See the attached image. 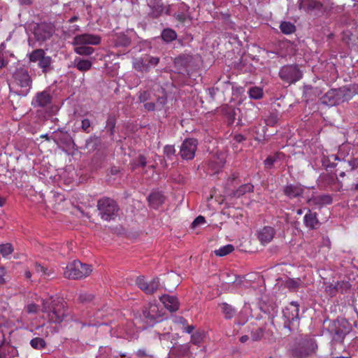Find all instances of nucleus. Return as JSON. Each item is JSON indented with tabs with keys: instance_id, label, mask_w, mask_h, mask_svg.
Returning a JSON list of instances; mask_svg holds the SVG:
<instances>
[{
	"instance_id": "obj_1",
	"label": "nucleus",
	"mask_w": 358,
	"mask_h": 358,
	"mask_svg": "<svg viewBox=\"0 0 358 358\" xmlns=\"http://www.w3.org/2000/svg\"><path fill=\"white\" fill-rule=\"evenodd\" d=\"M43 312L47 313L50 322L59 324L67 317V309L62 299L50 296L42 299Z\"/></svg>"
},
{
	"instance_id": "obj_2",
	"label": "nucleus",
	"mask_w": 358,
	"mask_h": 358,
	"mask_svg": "<svg viewBox=\"0 0 358 358\" xmlns=\"http://www.w3.org/2000/svg\"><path fill=\"white\" fill-rule=\"evenodd\" d=\"M99 215L105 221L114 220L117 216L119 206L115 201L109 197H103L97 201Z\"/></svg>"
},
{
	"instance_id": "obj_3",
	"label": "nucleus",
	"mask_w": 358,
	"mask_h": 358,
	"mask_svg": "<svg viewBox=\"0 0 358 358\" xmlns=\"http://www.w3.org/2000/svg\"><path fill=\"white\" fill-rule=\"evenodd\" d=\"M92 271L90 265L75 260L67 264L64 276L69 279H80L88 276Z\"/></svg>"
},
{
	"instance_id": "obj_4",
	"label": "nucleus",
	"mask_w": 358,
	"mask_h": 358,
	"mask_svg": "<svg viewBox=\"0 0 358 358\" xmlns=\"http://www.w3.org/2000/svg\"><path fill=\"white\" fill-rule=\"evenodd\" d=\"M317 350V345L314 339H303L292 350V355L294 358H309L316 354Z\"/></svg>"
},
{
	"instance_id": "obj_5",
	"label": "nucleus",
	"mask_w": 358,
	"mask_h": 358,
	"mask_svg": "<svg viewBox=\"0 0 358 358\" xmlns=\"http://www.w3.org/2000/svg\"><path fill=\"white\" fill-rule=\"evenodd\" d=\"M279 77L285 83L291 85L300 80L303 77V73L298 65L288 64L280 68Z\"/></svg>"
},
{
	"instance_id": "obj_6",
	"label": "nucleus",
	"mask_w": 358,
	"mask_h": 358,
	"mask_svg": "<svg viewBox=\"0 0 358 358\" xmlns=\"http://www.w3.org/2000/svg\"><path fill=\"white\" fill-rule=\"evenodd\" d=\"M30 62L37 63L38 66L41 69L43 73H47L52 64V57L46 55L44 50L36 49L27 54Z\"/></svg>"
},
{
	"instance_id": "obj_7",
	"label": "nucleus",
	"mask_w": 358,
	"mask_h": 358,
	"mask_svg": "<svg viewBox=\"0 0 358 358\" xmlns=\"http://www.w3.org/2000/svg\"><path fill=\"white\" fill-rule=\"evenodd\" d=\"M55 30L53 24L43 22L38 23L34 27L33 34L37 41L44 42L52 36Z\"/></svg>"
},
{
	"instance_id": "obj_8",
	"label": "nucleus",
	"mask_w": 358,
	"mask_h": 358,
	"mask_svg": "<svg viewBox=\"0 0 358 358\" xmlns=\"http://www.w3.org/2000/svg\"><path fill=\"white\" fill-rule=\"evenodd\" d=\"M14 83L21 88L25 89V94L28 93L32 85V79L27 69L20 67L16 69L13 74Z\"/></svg>"
},
{
	"instance_id": "obj_9",
	"label": "nucleus",
	"mask_w": 358,
	"mask_h": 358,
	"mask_svg": "<svg viewBox=\"0 0 358 358\" xmlns=\"http://www.w3.org/2000/svg\"><path fill=\"white\" fill-rule=\"evenodd\" d=\"M198 141L193 138H186L181 144L178 155L182 159L192 160L195 157Z\"/></svg>"
},
{
	"instance_id": "obj_10",
	"label": "nucleus",
	"mask_w": 358,
	"mask_h": 358,
	"mask_svg": "<svg viewBox=\"0 0 358 358\" xmlns=\"http://www.w3.org/2000/svg\"><path fill=\"white\" fill-rule=\"evenodd\" d=\"M299 305L296 301H292L283 310V316L286 319L285 324L289 327L299 322Z\"/></svg>"
},
{
	"instance_id": "obj_11",
	"label": "nucleus",
	"mask_w": 358,
	"mask_h": 358,
	"mask_svg": "<svg viewBox=\"0 0 358 358\" xmlns=\"http://www.w3.org/2000/svg\"><path fill=\"white\" fill-rule=\"evenodd\" d=\"M101 42V37L99 35L92 34H78L73 38L71 44L73 45H98Z\"/></svg>"
},
{
	"instance_id": "obj_12",
	"label": "nucleus",
	"mask_w": 358,
	"mask_h": 358,
	"mask_svg": "<svg viewBox=\"0 0 358 358\" xmlns=\"http://www.w3.org/2000/svg\"><path fill=\"white\" fill-rule=\"evenodd\" d=\"M304 191V187L299 182L287 183L282 187L283 194L290 200L303 198Z\"/></svg>"
},
{
	"instance_id": "obj_13",
	"label": "nucleus",
	"mask_w": 358,
	"mask_h": 358,
	"mask_svg": "<svg viewBox=\"0 0 358 358\" xmlns=\"http://www.w3.org/2000/svg\"><path fill=\"white\" fill-rule=\"evenodd\" d=\"M299 9L307 13L319 14L323 12V4L318 0H299Z\"/></svg>"
},
{
	"instance_id": "obj_14",
	"label": "nucleus",
	"mask_w": 358,
	"mask_h": 358,
	"mask_svg": "<svg viewBox=\"0 0 358 358\" xmlns=\"http://www.w3.org/2000/svg\"><path fill=\"white\" fill-rule=\"evenodd\" d=\"M138 287L146 294H153L157 290L159 286V281L157 278H153L150 281L145 280L143 276H139L136 279Z\"/></svg>"
},
{
	"instance_id": "obj_15",
	"label": "nucleus",
	"mask_w": 358,
	"mask_h": 358,
	"mask_svg": "<svg viewBox=\"0 0 358 358\" xmlns=\"http://www.w3.org/2000/svg\"><path fill=\"white\" fill-rule=\"evenodd\" d=\"M52 97L48 90L37 92L31 101V106L34 108H45L52 102Z\"/></svg>"
},
{
	"instance_id": "obj_16",
	"label": "nucleus",
	"mask_w": 358,
	"mask_h": 358,
	"mask_svg": "<svg viewBox=\"0 0 358 358\" xmlns=\"http://www.w3.org/2000/svg\"><path fill=\"white\" fill-rule=\"evenodd\" d=\"M5 336L0 332V358H15L18 356L17 350L11 345H6Z\"/></svg>"
},
{
	"instance_id": "obj_17",
	"label": "nucleus",
	"mask_w": 358,
	"mask_h": 358,
	"mask_svg": "<svg viewBox=\"0 0 358 358\" xmlns=\"http://www.w3.org/2000/svg\"><path fill=\"white\" fill-rule=\"evenodd\" d=\"M160 301L171 313L176 312L179 309V301L176 296L164 294L159 297Z\"/></svg>"
},
{
	"instance_id": "obj_18",
	"label": "nucleus",
	"mask_w": 358,
	"mask_h": 358,
	"mask_svg": "<svg viewBox=\"0 0 358 358\" xmlns=\"http://www.w3.org/2000/svg\"><path fill=\"white\" fill-rule=\"evenodd\" d=\"M275 234V229L271 227H264L258 231L257 238L262 244L270 243Z\"/></svg>"
},
{
	"instance_id": "obj_19",
	"label": "nucleus",
	"mask_w": 358,
	"mask_h": 358,
	"mask_svg": "<svg viewBox=\"0 0 358 358\" xmlns=\"http://www.w3.org/2000/svg\"><path fill=\"white\" fill-rule=\"evenodd\" d=\"M332 201L333 199L329 194H323L312 196L308 199L307 202L310 206H314L320 208L324 205L331 204Z\"/></svg>"
},
{
	"instance_id": "obj_20",
	"label": "nucleus",
	"mask_w": 358,
	"mask_h": 358,
	"mask_svg": "<svg viewBox=\"0 0 358 358\" xmlns=\"http://www.w3.org/2000/svg\"><path fill=\"white\" fill-rule=\"evenodd\" d=\"M111 42L116 48H127L131 44V38L123 33L114 34L111 38Z\"/></svg>"
},
{
	"instance_id": "obj_21",
	"label": "nucleus",
	"mask_w": 358,
	"mask_h": 358,
	"mask_svg": "<svg viewBox=\"0 0 358 358\" xmlns=\"http://www.w3.org/2000/svg\"><path fill=\"white\" fill-rule=\"evenodd\" d=\"M34 267L36 273L45 280L52 279L56 276L55 270L52 268L45 267L38 262L34 264Z\"/></svg>"
},
{
	"instance_id": "obj_22",
	"label": "nucleus",
	"mask_w": 358,
	"mask_h": 358,
	"mask_svg": "<svg viewBox=\"0 0 358 358\" xmlns=\"http://www.w3.org/2000/svg\"><path fill=\"white\" fill-rule=\"evenodd\" d=\"M143 315L145 318L149 320L150 322H155L162 316L159 308L156 304H150L148 307H145L143 310Z\"/></svg>"
},
{
	"instance_id": "obj_23",
	"label": "nucleus",
	"mask_w": 358,
	"mask_h": 358,
	"mask_svg": "<svg viewBox=\"0 0 358 358\" xmlns=\"http://www.w3.org/2000/svg\"><path fill=\"white\" fill-rule=\"evenodd\" d=\"M192 62V57L189 55H180L176 57L174 60V64L178 68V71L182 73H187L189 74L187 67Z\"/></svg>"
},
{
	"instance_id": "obj_24",
	"label": "nucleus",
	"mask_w": 358,
	"mask_h": 358,
	"mask_svg": "<svg viewBox=\"0 0 358 358\" xmlns=\"http://www.w3.org/2000/svg\"><path fill=\"white\" fill-rule=\"evenodd\" d=\"M218 307L226 320L233 319L237 313V309L227 302L219 303Z\"/></svg>"
},
{
	"instance_id": "obj_25",
	"label": "nucleus",
	"mask_w": 358,
	"mask_h": 358,
	"mask_svg": "<svg viewBox=\"0 0 358 358\" xmlns=\"http://www.w3.org/2000/svg\"><path fill=\"white\" fill-rule=\"evenodd\" d=\"M303 222L305 226L310 229H316L319 224L317 213H313L310 209H308L307 213L303 217Z\"/></svg>"
},
{
	"instance_id": "obj_26",
	"label": "nucleus",
	"mask_w": 358,
	"mask_h": 358,
	"mask_svg": "<svg viewBox=\"0 0 358 358\" xmlns=\"http://www.w3.org/2000/svg\"><path fill=\"white\" fill-rule=\"evenodd\" d=\"M132 64L134 69L137 71L147 73L150 71L145 55L144 57L134 59Z\"/></svg>"
},
{
	"instance_id": "obj_27",
	"label": "nucleus",
	"mask_w": 358,
	"mask_h": 358,
	"mask_svg": "<svg viewBox=\"0 0 358 358\" xmlns=\"http://www.w3.org/2000/svg\"><path fill=\"white\" fill-rule=\"evenodd\" d=\"M148 200L150 206L157 209L164 202V196L159 192H154L149 195Z\"/></svg>"
},
{
	"instance_id": "obj_28",
	"label": "nucleus",
	"mask_w": 358,
	"mask_h": 358,
	"mask_svg": "<svg viewBox=\"0 0 358 358\" xmlns=\"http://www.w3.org/2000/svg\"><path fill=\"white\" fill-rule=\"evenodd\" d=\"M149 6L151 8L150 15L154 18L159 17L164 10L162 0H155L153 2H150Z\"/></svg>"
},
{
	"instance_id": "obj_29",
	"label": "nucleus",
	"mask_w": 358,
	"mask_h": 358,
	"mask_svg": "<svg viewBox=\"0 0 358 358\" xmlns=\"http://www.w3.org/2000/svg\"><path fill=\"white\" fill-rule=\"evenodd\" d=\"M74 66L80 71H87L92 66V62L88 59L76 57L74 59Z\"/></svg>"
},
{
	"instance_id": "obj_30",
	"label": "nucleus",
	"mask_w": 358,
	"mask_h": 358,
	"mask_svg": "<svg viewBox=\"0 0 358 358\" xmlns=\"http://www.w3.org/2000/svg\"><path fill=\"white\" fill-rule=\"evenodd\" d=\"M320 93V91L317 88H315L310 85H307L304 87L303 97L307 101H313Z\"/></svg>"
},
{
	"instance_id": "obj_31",
	"label": "nucleus",
	"mask_w": 358,
	"mask_h": 358,
	"mask_svg": "<svg viewBox=\"0 0 358 358\" xmlns=\"http://www.w3.org/2000/svg\"><path fill=\"white\" fill-rule=\"evenodd\" d=\"M158 94L157 96V108L161 110L164 108L167 102V94L164 88L158 87Z\"/></svg>"
},
{
	"instance_id": "obj_32",
	"label": "nucleus",
	"mask_w": 358,
	"mask_h": 358,
	"mask_svg": "<svg viewBox=\"0 0 358 358\" xmlns=\"http://www.w3.org/2000/svg\"><path fill=\"white\" fill-rule=\"evenodd\" d=\"M74 46V52L83 56H90L94 52V49L90 46L83 45H77Z\"/></svg>"
},
{
	"instance_id": "obj_33",
	"label": "nucleus",
	"mask_w": 358,
	"mask_h": 358,
	"mask_svg": "<svg viewBox=\"0 0 358 358\" xmlns=\"http://www.w3.org/2000/svg\"><path fill=\"white\" fill-rule=\"evenodd\" d=\"M336 95V90H331L328 91L322 98V102L323 103L333 106L335 105L337 102V100L335 98Z\"/></svg>"
},
{
	"instance_id": "obj_34",
	"label": "nucleus",
	"mask_w": 358,
	"mask_h": 358,
	"mask_svg": "<svg viewBox=\"0 0 358 358\" xmlns=\"http://www.w3.org/2000/svg\"><path fill=\"white\" fill-rule=\"evenodd\" d=\"M161 36L164 41L170 43L176 39L177 34L173 29L166 28L162 31Z\"/></svg>"
},
{
	"instance_id": "obj_35",
	"label": "nucleus",
	"mask_w": 358,
	"mask_h": 358,
	"mask_svg": "<svg viewBox=\"0 0 358 358\" xmlns=\"http://www.w3.org/2000/svg\"><path fill=\"white\" fill-rule=\"evenodd\" d=\"M254 186L251 183L243 184L241 185L234 193V196L240 197L248 192H252Z\"/></svg>"
},
{
	"instance_id": "obj_36",
	"label": "nucleus",
	"mask_w": 358,
	"mask_h": 358,
	"mask_svg": "<svg viewBox=\"0 0 358 358\" xmlns=\"http://www.w3.org/2000/svg\"><path fill=\"white\" fill-rule=\"evenodd\" d=\"M189 7L186 5L183 4V8L182 10L185 11L178 12L175 14V17L177 20H178L181 23L185 22L187 20H191L192 18L190 17L189 13Z\"/></svg>"
},
{
	"instance_id": "obj_37",
	"label": "nucleus",
	"mask_w": 358,
	"mask_h": 358,
	"mask_svg": "<svg viewBox=\"0 0 358 358\" xmlns=\"http://www.w3.org/2000/svg\"><path fill=\"white\" fill-rule=\"evenodd\" d=\"M147 165V158L143 155H139L136 159L131 162L132 170H135L138 167L144 168Z\"/></svg>"
},
{
	"instance_id": "obj_38",
	"label": "nucleus",
	"mask_w": 358,
	"mask_h": 358,
	"mask_svg": "<svg viewBox=\"0 0 358 358\" xmlns=\"http://www.w3.org/2000/svg\"><path fill=\"white\" fill-rule=\"evenodd\" d=\"M234 250V247L233 245L227 244L226 245L220 247L217 250H215L214 251V253L217 257H224L232 252Z\"/></svg>"
},
{
	"instance_id": "obj_39",
	"label": "nucleus",
	"mask_w": 358,
	"mask_h": 358,
	"mask_svg": "<svg viewBox=\"0 0 358 358\" xmlns=\"http://www.w3.org/2000/svg\"><path fill=\"white\" fill-rule=\"evenodd\" d=\"M116 124V118L113 115H109L107 120H106V128L107 129V131L109 132V134L110 136H113L115 134V127Z\"/></svg>"
},
{
	"instance_id": "obj_40",
	"label": "nucleus",
	"mask_w": 358,
	"mask_h": 358,
	"mask_svg": "<svg viewBox=\"0 0 358 358\" xmlns=\"http://www.w3.org/2000/svg\"><path fill=\"white\" fill-rule=\"evenodd\" d=\"M280 29L284 34H291L296 30V27L294 24L290 22H282L280 25Z\"/></svg>"
},
{
	"instance_id": "obj_41",
	"label": "nucleus",
	"mask_w": 358,
	"mask_h": 358,
	"mask_svg": "<svg viewBox=\"0 0 358 358\" xmlns=\"http://www.w3.org/2000/svg\"><path fill=\"white\" fill-rule=\"evenodd\" d=\"M14 251L13 246L11 243H7L0 244V254L3 257H8Z\"/></svg>"
},
{
	"instance_id": "obj_42",
	"label": "nucleus",
	"mask_w": 358,
	"mask_h": 358,
	"mask_svg": "<svg viewBox=\"0 0 358 358\" xmlns=\"http://www.w3.org/2000/svg\"><path fill=\"white\" fill-rule=\"evenodd\" d=\"M278 121V115L276 112L270 113L265 118L264 122L267 126L273 127Z\"/></svg>"
},
{
	"instance_id": "obj_43",
	"label": "nucleus",
	"mask_w": 358,
	"mask_h": 358,
	"mask_svg": "<svg viewBox=\"0 0 358 358\" xmlns=\"http://www.w3.org/2000/svg\"><path fill=\"white\" fill-rule=\"evenodd\" d=\"M30 345L36 350H41L45 348L46 343L43 338L36 337L31 340Z\"/></svg>"
},
{
	"instance_id": "obj_44",
	"label": "nucleus",
	"mask_w": 358,
	"mask_h": 358,
	"mask_svg": "<svg viewBox=\"0 0 358 358\" xmlns=\"http://www.w3.org/2000/svg\"><path fill=\"white\" fill-rule=\"evenodd\" d=\"M99 139L96 136H90L86 140L85 148L89 150H94L98 145Z\"/></svg>"
},
{
	"instance_id": "obj_45",
	"label": "nucleus",
	"mask_w": 358,
	"mask_h": 358,
	"mask_svg": "<svg viewBox=\"0 0 358 358\" xmlns=\"http://www.w3.org/2000/svg\"><path fill=\"white\" fill-rule=\"evenodd\" d=\"M248 94L250 98L259 99L263 96V91L260 87H253L249 90Z\"/></svg>"
},
{
	"instance_id": "obj_46",
	"label": "nucleus",
	"mask_w": 358,
	"mask_h": 358,
	"mask_svg": "<svg viewBox=\"0 0 358 358\" xmlns=\"http://www.w3.org/2000/svg\"><path fill=\"white\" fill-rule=\"evenodd\" d=\"M176 150L173 145H167L164 148V154L169 160H172L173 159V157L176 156Z\"/></svg>"
},
{
	"instance_id": "obj_47",
	"label": "nucleus",
	"mask_w": 358,
	"mask_h": 358,
	"mask_svg": "<svg viewBox=\"0 0 358 358\" xmlns=\"http://www.w3.org/2000/svg\"><path fill=\"white\" fill-rule=\"evenodd\" d=\"M280 155H281V153L278 152V153L275 154L274 155L268 156L264 161V164L265 166L267 169H271L273 166V164L276 162L277 159L279 157V156Z\"/></svg>"
},
{
	"instance_id": "obj_48",
	"label": "nucleus",
	"mask_w": 358,
	"mask_h": 358,
	"mask_svg": "<svg viewBox=\"0 0 358 358\" xmlns=\"http://www.w3.org/2000/svg\"><path fill=\"white\" fill-rule=\"evenodd\" d=\"M203 338V334L201 331H196L191 336V343L194 345H199Z\"/></svg>"
},
{
	"instance_id": "obj_49",
	"label": "nucleus",
	"mask_w": 358,
	"mask_h": 358,
	"mask_svg": "<svg viewBox=\"0 0 358 358\" xmlns=\"http://www.w3.org/2000/svg\"><path fill=\"white\" fill-rule=\"evenodd\" d=\"M94 296L90 293H80L78 296V300L81 303H87L93 300Z\"/></svg>"
},
{
	"instance_id": "obj_50",
	"label": "nucleus",
	"mask_w": 358,
	"mask_h": 358,
	"mask_svg": "<svg viewBox=\"0 0 358 358\" xmlns=\"http://www.w3.org/2000/svg\"><path fill=\"white\" fill-rule=\"evenodd\" d=\"M264 336V331L261 328H257L251 333V338L252 341H257L260 340Z\"/></svg>"
},
{
	"instance_id": "obj_51",
	"label": "nucleus",
	"mask_w": 358,
	"mask_h": 358,
	"mask_svg": "<svg viewBox=\"0 0 358 358\" xmlns=\"http://www.w3.org/2000/svg\"><path fill=\"white\" fill-rule=\"evenodd\" d=\"M340 293H346L351 287V285L348 281H339Z\"/></svg>"
},
{
	"instance_id": "obj_52",
	"label": "nucleus",
	"mask_w": 358,
	"mask_h": 358,
	"mask_svg": "<svg viewBox=\"0 0 358 358\" xmlns=\"http://www.w3.org/2000/svg\"><path fill=\"white\" fill-rule=\"evenodd\" d=\"M91 127V121L87 119V118H85L83 120H82L81 121V129L87 133V134H89L90 132V128Z\"/></svg>"
},
{
	"instance_id": "obj_53",
	"label": "nucleus",
	"mask_w": 358,
	"mask_h": 358,
	"mask_svg": "<svg viewBox=\"0 0 358 358\" xmlns=\"http://www.w3.org/2000/svg\"><path fill=\"white\" fill-rule=\"evenodd\" d=\"M147 63L148 64L149 68L150 69L152 66H157L159 62V58L157 57H152L150 55H145Z\"/></svg>"
},
{
	"instance_id": "obj_54",
	"label": "nucleus",
	"mask_w": 358,
	"mask_h": 358,
	"mask_svg": "<svg viewBox=\"0 0 358 358\" xmlns=\"http://www.w3.org/2000/svg\"><path fill=\"white\" fill-rule=\"evenodd\" d=\"M301 284L300 279L293 280L290 279L287 282V286L289 289H296L299 287Z\"/></svg>"
},
{
	"instance_id": "obj_55",
	"label": "nucleus",
	"mask_w": 358,
	"mask_h": 358,
	"mask_svg": "<svg viewBox=\"0 0 358 358\" xmlns=\"http://www.w3.org/2000/svg\"><path fill=\"white\" fill-rule=\"evenodd\" d=\"M136 355L139 357V358H143V357H152V355L150 353L149 351H148L145 348H142V349H138L136 352Z\"/></svg>"
},
{
	"instance_id": "obj_56",
	"label": "nucleus",
	"mask_w": 358,
	"mask_h": 358,
	"mask_svg": "<svg viewBox=\"0 0 358 358\" xmlns=\"http://www.w3.org/2000/svg\"><path fill=\"white\" fill-rule=\"evenodd\" d=\"M150 97V93L148 91L140 92L138 95V99L140 102H145Z\"/></svg>"
},
{
	"instance_id": "obj_57",
	"label": "nucleus",
	"mask_w": 358,
	"mask_h": 358,
	"mask_svg": "<svg viewBox=\"0 0 358 358\" xmlns=\"http://www.w3.org/2000/svg\"><path fill=\"white\" fill-rule=\"evenodd\" d=\"M325 292L330 296H334L335 295V286L334 284L330 283L327 285L325 287Z\"/></svg>"
},
{
	"instance_id": "obj_58",
	"label": "nucleus",
	"mask_w": 358,
	"mask_h": 358,
	"mask_svg": "<svg viewBox=\"0 0 358 358\" xmlns=\"http://www.w3.org/2000/svg\"><path fill=\"white\" fill-rule=\"evenodd\" d=\"M205 222H206V220H205L204 217L199 215L194 219L192 225V227L194 228L199 224H204Z\"/></svg>"
},
{
	"instance_id": "obj_59",
	"label": "nucleus",
	"mask_w": 358,
	"mask_h": 358,
	"mask_svg": "<svg viewBox=\"0 0 358 358\" xmlns=\"http://www.w3.org/2000/svg\"><path fill=\"white\" fill-rule=\"evenodd\" d=\"M38 310V306L35 303H30L27 306V311L29 313H35Z\"/></svg>"
},
{
	"instance_id": "obj_60",
	"label": "nucleus",
	"mask_w": 358,
	"mask_h": 358,
	"mask_svg": "<svg viewBox=\"0 0 358 358\" xmlns=\"http://www.w3.org/2000/svg\"><path fill=\"white\" fill-rule=\"evenodd\" d=\"M144 108L148 111H153L157 108V105L154 102H147L144 103Z\"/></svg>"
},
{
	"instance_id": "obj_61",
	"label": "nucleus",
	"mask_w": 358,
	"mask_h": 358,
	"mask_svg": "<svg viewBox=\"0 0 358 358\" xmlns=\"http://www.w3.org/2000/svg\"><path fill=\"white\" fill-rule=\"evenodd\" d=\"M8 62L5 59L4 54L0 52V69L6 67Z\"/></svg>"
},
{
	"instance_id": "obj_62",
	"label": "nucleus",
	"mask_w": 358,
	"mask_h": 358,
	"mask_svg": "<svg viewBox=\"0 0 358 358\" xmlns=\"http://www.w3.org/2000/svg\"><path fill=\"white\" fill-rule=\"evenodd\" d=\"M349 166L351 167V170H355L358 168V159H352L348 162Z\"/></svg>"
},
{
	"instance_id": "obj_63",
	"label": "nucleus",
	"mask_w": 358,
	"mask_h": 358,
	"mask_svg": "<svg viewBox=\"0 0 358 358\" xmlns=\"http://www.w3.org/2000/svg\"><path fill=\"white\" fill-rule=\"evenodd\" d=\"M178 350L180 351V354L181 355H186L188 354V352L189 351V347L187 345H182L180 347Z\"/></svg>"
},
{
	"instance_id": "obj_64",
	"label": "nucleus",
	"mask_w": 358,
	"mask_h": 358,
	"mask_svg": "<svg viewBox=\"0 0 358 358\" xmlns=\"http://www.w3.org/2000/svg\"><path fill=\"white\" fill-rule=\"evenodd\" d=\"M246 140V138L242 135V134H236L234 136V141H235V142L238 143H242L243 141H245Z\"/></svg>"
}]
</instances>
